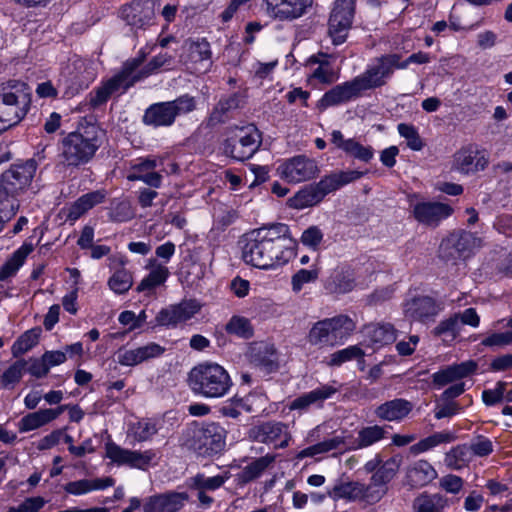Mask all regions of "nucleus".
Returning <instances> with one entry per match:
<instances>
[{
    "label": "nucleus",
    "mask_w": 512,
    "mask_h": 512,
    "mask_svg": "<svg viewBox=\"0 0 512 512\" xmlns=\"http://www.w3.org/2000/svg\"><path fill=\"white\" fill-rule=\"evenodd\" d=\"M107 192L103 189L88 192L80 196L67 209L66 219L74 222L87 213L90 209L105 201Z\"/></svg>",
    "instance_id": "nucleus-35"
},
{
    "label": "nucleus",
    "mask_w": 512,
    "mask_h": 512,
    "mask_svg": "<svg viewBox=\"0 0 512 512\" xmlns=\"http://www.w3.org/2000/svg\"><path fill=\"white\" fill-rule=\"evenodd\" d=\"M398 132L401 137L407 141V146L414 150L420 151L424 147L423 140L421 139L417 128L412 124L400 123L397 126Z\"/></svg>",
    "instance_id": "nucleus-61"
},
{
    "label": "nucleus",
    "mask_w": 512,
    "mask_h": 512,
    "mask_svg": "<svg viewBox=\"0 0 512 512\" xmlns=\"http://www.w3.org/2000/svg\"><path fill=\"white\" fill-rule=\"evenodd\" d=\"M31 243H24L12 256L0 267V280L4 281L13 277L24 264L27 256L33 251Z\"/></svg>",
    "instance_id": "nucleus-44"
},
{
    "label": "nucleus",
    "mask_w": 512,
    "mask_h": 512,
    "mask_svg": "<svg viewBox=\"0 0 512 512\" xmlns=\"http://www.w3.org/2000/svg\"><path fill=\"white\" fill-rule=\"evenodd\" d=\"M188 61L194 64L209 62L212 56L210 44L206 39L189 41L186 43Z\"/></svg>",
    "instance_id": "nucleus-49"
},
{
    "label": "nucleus",
    "mask_w": 512,
    "mask_h": 512,
    "mask_svg": "<svg viewBox=\"0 0 512 512\" xmlns=\"http://www.w3.org/2000/svg\"><path fill=\"white\" fill-rule=\"evenodd\" d=\"M196 100L193 96L184 94L172 101L151 104L142 116V122L153 128L170 127L178 116L195 110Z\"/></svg>",
    "instance_id": "nucleus-8"
},
{
    "label": "nucleus",
    "mask_w": 512,
    "mask_h": 512,
    "mask_svg": "<svg viewBox=\"0 0 512 512\" xmlns=\"http://www.w3.org/2000/svg\"><path fill=\"white\" fill-rule=\"evenodd\" d=\"M160 426L159 420L142 419L132 426L133 437L138 442L148 441L158 433Z\"/></svg>",
    "instance_id": "nucleus-51"
},
{
    "label": "nucleus",
    "mask_w": 512,
    "mask_h": 512,
    "mask_svg": "<svg viewBox=\"0 0 512 512\" xmlns=\"http://www.w3.org/2000/svg\"><path fill=\"white\" fill-rule=\"evenodd\" d=\"M105 456L118 466H128L143 471L150 466L158 465L160 460L159 452L155 449L129 450L113 441L105 444Z\"/></svg>",
    "instance_id": "nucleus-12"
},
{
    "label": "nucleus",
    "mask_w": 512,
    "mask_h": 512,
    "mask_svg": "<svg viewBox=\"0 0 512 512\" xmlns=\"http://www.w3.org/2000/svg\"><path fill=\"white\" fill-rule=\"evenodd\" d=\"M270 16L280 21H293L305 15L313 0H264Z\"/></svg>",
    "instance_id": "nucleus-22"
},
{
    "label": "nucleus",
    "mask_w": 512,
    "mask_h": 512,
    "mask_svg": "<svg viewBox=\"0 0 512 512\" xmlns=\"http://www.w3.org/2000/svg\"><path fill=\"white\" fill-rule=\"evenodd\" d=\"M115 484V480L112 477H103L95 479H80L76 481L68 482L64 485V491L74 496H80L87 494L95 490H104L108 487H112Z\"/></svg>",
    "instance_id": "nucleus-38"
},
{
    "label": "nucleus",
    "mask_w": 512,
    "mask_h": 512,
    "mask_svg": "<svg viewBox=\"0 0 512 512\" xmlns=\"http://www.w3.org/2000/svg\"><path fill=\"white\" fill-rule=\"evenodd\" d=\"M200 310L195 300H184L159 311L156 322L160 326L175 327L177 324L191 319Z\"/></svg>",
    "instance_id": "nucleus-24"
},
{
    "label": "nucleus",
    "mask_w": 512,
    "mask_h": 512,
    "mask_svg": "<svg viewBox=\"0 0 512 512\" xmlns=\"http://www.w3.org/2000/svg\"><path fill=\"white\" fill-rule=\"evenodd\" d=\"M368 487L357 481H350L335 485L328 495L334 499H346L348 501L368 499Z\"/></svg>",
    "instance_id": "nucleus-40"
},
{
    "label": "nucleus",
    "mask_w": 512,
    "mask_h": 512,
    "mask_svg": "<svg viewBox=\"0 0 512 512\" xmlns=\"http://www.w3.org/2000/svg\"><path fill=\"white\" fill-rule=\"evenodd\" d=\"M412 506L415 512H444L449 499L440 493L423 492L414 499Z\"/></svg>",
    "instance_id": "nucleus-41"
},
{
    "label": "nucleus",
    "mask_w": 512,
    "mask_h": 512,
    "mask_svg": "<svg viewBox=\"0 0 512 512\" xmlns=\"http://www.w3.org/2000/svg\"><path fill=\"white\" fill-rule=\"evenodd\" d=\"M26 365L27 363L24 359L17 360L12 365H10L9 368L6 369L1 375L2 388H9L18 383L25 373Z\"/></svg>",
    "instance_id": "nucleus-60"
},
{
    "label": "nucleus",
    "mask_w": 512,
    "mask_h": 512,
    "mask_svg": "<svg viewBox=\"0 0 512 512\" xmlns=\"http://www.w3.org/2000/svg\"><path fill=\"white\" fill-rule=\"evenodd\" d=\"M481 246V239L466 230H454L442 239L438 256L446 262L456 263L469 256L474 249Z\"/></svg>",
    "instance_id": "nucleus-11"
},
{
    "label": "nucleus",
    "mask_w": 512,
    "mask_h": 512,
    "mask_svg": "<svg viewBox=\"0 0 512 512\" xmlns=\"http://www.w3.org/2000/svg\"><path fill=\"white\" fill-rule=\"evenodd\" d=\"M273 462L274 456L265 455L257 458L243 468L240 474L241 480L247 483L258 478Z\"/></svg>",
    "instance_id": "nucleus-52"
},
{
    "label": "nucleus",
    "mask_w": 512,
    "mask_h": 512,
    "mask_svg": "<svg viewBox=\"0 0 512 512\" xmlns=\"http://www.w3.org/2000/svg\"><path fill=\"white\" fill-rule=\"evenodd\" d=\"M399 469V460L392 457L386 460L372 475V482L375 485H384L391 481Z\"/></svg>",
    "instance_id": "nucleus-54"
},
{
    "label": "nucleus",
    "mask_w": 512,
    "mask_h": 512,
    "mask_svg": "<svg viewBox=\"0 0 512 512\" xmlns=\"http://www.w3.org/2000/svg\"><path fill=\"white\" fill-rule=\"evenodd\" d=\"M249 359L251 364L267 374L279 368L276 349L270 344L263 342L253 344L249 351Z\"/></svg>",
    "instance_id": "nucleus-31"
},
{
    "label": "nucleus",
    "mask_w": 512,
    "mask_h": 512,
    "mask_svg": "<svg viewBox=\"0 0 512 512\" xmlns=\"http://www.w3.org/2000/svg\"><path fill=\"white\" fill-rule=\"evenodd\" d=\"M169 271L167 267L163 265H155L151 269L150 273L142 279L137 286L138 292H151L156 287L162 285L168 278Z\"/></svg>",
    "instance_id": "nucleus-48"
},
{
    "label": "nucleus",
    "mask_w": 512,
    "mask_h": 512,
    "mask_svg": "<svg viewBox=\"0 0 512 512\" xmlns=\"http://www.w3.org/2000/svg\"><path fill=\"white\" fill-rule=\"evenodd\" d=\"M461 331L459 317L455 314L447 319L440 321V323L434 328L433 334L439 337H449L450 340H454L459 336Z\"/></svg>",
    "instance_id": "nucleus-57"
},
{
    "label": "nucleus",
    "mask_w": 512,
    "mask_h": 512,
    "mask_svg": "<svg viewBox=\"0 0 512 512\" xmlns=\"http://www.w3.org/2000/svg\"><path fill=\"white\" fill-rule=\"evenodd\" d=\"M454 209L447 203L437 201H421L412 206L414 219L426 227L436 228L440 223L449 218Z\"/></svg>",
    "instance_id": "nucleus-17"
},
{
    "label": "nucleus",
    "mask_w": 512,
    "mask_h": 512,
    "mask_svg": "<svg viewBox=\"0 0 512 512\" xmlns=\"http://www.w3.org/2000/svg\"><path fill=\"white\" fill-rule=\"evenodd\" d=\"M440 310L441 306L429 296L414 297L404 305L406 317L421 322L433 319Z\"/></svg>",
    "instance_id": "nucleus-28"
},
{
    "label": "nucleus",
    "mask_w": 512,
    "mask_h": 512,
    "mask_svg": "<svg viewBox=\"0 0 512 512\" xmlns=\"http://www.w3.org/2000/svg\"><path fill=\"white\" fill-rule=\"evenodd\" d=\"M226 434V430L215 422L189 427L184 432V445L199 456L211 457L224 451Z\"/></svg>",
    "instance_id": "nucleus-7"
},
{
    "label": "nucleus",
    "mask_w": 512,
    "mask_h": 512,
    "mask_svg": "<svg viewBox=\"0 0 512 512\" xmlns=\"http://www.w3.org/2000/svg\"><path fill=\"white\" fill-rule=\"evenodd\" d=\"M363 88L357 77L350 81L343 82L326 91L317 102V108L321 111L329 107L339 106L359 98Z\"/></svg>",
    "instance_id": "nucleus-19"
},
{
    "label": "nucleus",
    "mask_w": 512,
    "mask_h": 512,
    "mask_svg": "<svg viewBox=\"0 0 512 512\" xmlns=\"http://www.w3.org/2000/svg\"><path fill=\"white\" fill-rule=\"evenodd\" d=\"M397 53L384 54L376 57L366 70L356 76L364 91L380 88L388 83L394 72L400 69Z\"/></svg>",
    "instance_id": "nucleus-10"
},
{
    "label": "nucleus",
    "mask_w": 512,
    "mask_h": 512,
    "mask_svg": "<svg viewBox=\"0 0 512 512\" xmlns=\"http://www.w3.org/2000/svg\"><path fill=\"white\" fill-rule=\"evenodd\" d=\"M339 79V72L334 67H316L308 76L311 85H331Z\"/></svg>",
    "instance_id": "nucleus-59"
},
{
    "label": "nucleus",
    "mask_w": 512,
    "mask_h": 512,
    "mask_svg": "<svg viewBox=\"0 0 512 512\" xmlns=\"http://www.w3.org/2000/svg\"><path fill=\"white\" fill-rule=\"evenodd\" d=\"M47 423H49L48 417L45 410L42 409L24 416L19 422V430L21 432H28Z\"/></svg>",
    "instance_id": "nucleus-63"
},
{
    "label": "nucleus",
    "mask_w": 512,
    "mask_h": 512,
    "mask_svg": "<svg viewBox=\"0 0 512 512\" xmlns=\"http://www.w3.org/2000/svg\"><path fill=\"white\" fill-rule=\"evenodd\" d=\"M364 332L370 345L383 346L396 339V330L391 324H370L365 327Z\"/></svg>",
    "instance_id": "nucleus-43"
},
{
    "label": "nucleus",
    "mask_w": 512,
    "mask_h": 512,
    "mask_svg": "<svg viewBox=\"0 0 512 512\" xmlns=\"http://www.w3.org/2000/svg\"><path fill=\"white\" fill-rule=\"evenodd\" d=\"M456 439V435L451 431H440L420 440L411 446V452L414 454L423 453L433 449L441 444H448Z\"/></svg>",
    "instance_id": "nucleus-46"
},
{
    "label": "nucleus",
    "mask_w": 512,
    "mask_h": 512,
    "mask_svg": "<svg viewBox=\"0 0 512 512\" xmlns=\"http://www.w3.org/2000/svg\"><path fill=\"white\" fill-rule=\"evenodd\" d=\"M356 330V322L348 315L339 314L312 325L307 342L312 346L334 347L342 345Z\"/></svg>",
    "instance_id": "nucleus-6"
},
{
    "label": "nucleus",
    "mask_w": 512,
    "mask_h": 512,
    "mask_svg": "<svg viewBox=\"0 0 512 512\" xmlns=\"http://www.w3.org/2000/svg\"><path fill=\"white\" fill-rule=\"evenodd\" d=\"M40 333V328H34L24 332L12 345V355L17 358L31 350L38 344Z\"/></svg>",
    "instance_id": "nucleus-50"
},
{
    "label": "nucleus",
    "mask_w": 512,
    "mask_h": 512,
    "mask_svg": "<svg viewBox=\"0 0 512 512\" xmlns=\"http://www.w3.org/2000/svg\"><path fill=\"white\" fill-rule=\"evenodd\" d=\"M240 107L241 96L238 93L223 96L220 98L210 113L209 121L212 125L225 123Z\"/></svg>",
    "instance_id": "nucleus-36"
},
{
    "label": "nucleus",
    "mask_w": 512,
    "mask_h": 512,
    "mask_svg": "<svg viewBox=\"0 0 512 512\" xmlns=\"http://www.w3.org/2000/svg\"><path fill=\"white\" fill-rule=\"evenodd\" d=\"M295 246L289 226L275 223L247 234L242 257L245 263L256 268L274 269L285 265L295 256Z\"/></svg>",
    "instance_id": "nucleus-1"
},
{
    "label": "nucleus",
    "mask_w": 512,
    "mask_h": 512,
    "mask_svg": "<svg viewBox=\"0 0 512 512\" xmlns=\"http://www.w3.org/2000/svg\"><path fill=\"white\" fill-rule=\"evenodd\" d=\"M331 142L346 154L363 162H369L374 156V149L371 146H363L354 138L344 139L339 130L331 133Z\"/></svg>",
    "instance_id": "nucleus-32"
},
{
    "label": "nucleus",
    "mask_w": 512,
    "mask_h": 512,
    "mask_svg": "<svg viewBox=\"0 0 512 512\" xmlns=\"http://www.w3.org/2000/svg\"><path fill=\"white\" fill-rule=\"evenodd\" d=\"M37 166V161L34 159L17 162L12 164L1 176L4 183L9 185L10 191H14L17 195L31 184Z\"/></svg>",
    "instance_id": "nucleus-21"
},
{
    "label": "nucleus",
    "mask_w": 512,
    "mask_h": 512,
    "mask_svg": "<svg viewBox=\"0 0 512 512\" xmlns=\"http://www.w3.org/2000/svg\"><path fill=\"white\" fill-rule=\"evenodd\" d=\"M108 216L113 222H127L134 217V210L128 201H120L111 207Z\"/></svg>",
    "instance_id": "nucleus-64"
},
{
    "label": "nucleus",
    "mask_w": 512,
    "mask_h": 512,
    "mask_svg": "<svg viewBox=\"0 0 512 512\" xmlns=\"http://www.w3.org/2000/svg\"><path fill=\"white\" fill-rule=\"evenodd\" d=\"M262 143V134L253 125L236 128L234 135L223 143L224 153L235 160L245 161L250 159L259 149Z\"/></svg>",
    "instance_id": "nucleus-9"
},
{
    "label": "nucleus",
    "mask_w": 512,
    "mask_h": 512,
    "mask_svg": "<svg viewBox=\"0 0 512 512\" xmlns=\"http://www.w3.org/2000/svg\"><path fill=\"white\" fill-rule=\"evenodd\" d=\"M331 184V180L325 176L318 183L306 185L289 199L290 207L303 209L320 203L327 194L334 191Z\"/></svg>",
    "instance_id": "nucleus-23"
},
{
    "label": "nucleus",
    "mask_w": 512,
    "mask_h": 512,
    "mask_svg": "<svg viewBox=\"0 0 512 512\" xmlns=\"http://www.w3.org/2000/svg\"><path fill=\"white\" fill-rule=\"evenodd\" d=\"M345 444L346 437L344 435H336L299 451L296 455V459L302 460L306 457H314L334 450L342 451V447H344Z\"/></svg>",
    "instance_id": "nucleus-42"
},
{
    "label": "nucleus",
    "mask_w": 512,
    "mask_h": 512,
    "mask_svg": "<svg viewBox=\"0 0 512 512\" xmlns=\"http://www.w3.org/2000/svg\"><path fill=\"white\" fill-rule=\"evenodd\" d=\"M107 192L103 189L88 192L80 196L67 209L66 219L74 222L87 213L90 209L105 201Z\"/></svg>",
    "instance_id": "nucleus-33"
},
{
    "label": "nucleus",
    "mask_w": 512,
    "mask_h": 512,
    "mask_svg": "<svg viewBox=\"0 0 512 512\" xmlns=\"http://www.w3.org/2000/svg\"><path fill=\"white\" fill-rule=\"evenodd\" d=\"M218 411L223 417L237 419L243 411L250 412L251 408L242 398L234 396L224 402Z\"/></svg>",
    "instance_id": "nucleus-58"
},
{
    "label": "nucleus",
    "mask_w": 512,
    "mask_h": 512,
    "mask_svg": "<svg viewBox=\"0 0 512 512\" xmlns=\"http://www.w3.org/2000/svg\"><path fill=\"white\" fill-rule=\"evenodd\" d=\"M340 388L341 385H338L336 381L320 385L319 387L295 398L289 403L288 408L292 411L297 410L300 412H306L311 407L322 408L324 402L331 399L336 393H338Z\"/></svg>",
    "instance_id": "nucleus-20"
},
{
    "label": "nucleus",
    "mask_w": 512,
    "mask_h": 512,
    "mask_svg": "<svg viewBox=\"0 0 512 512\" xmlns=\"http://www.w3.org/2000/svg\"><path fill=\"white\" fill-rule=\"evenodd\" d=\"M173 57L168 53H160L153 57L146 65H144L134 77L136 80H144L155 74L160 68L171 65Z\"/></svg>",
    "instance_id": "nucleus-55"
},
{
    "label": "nucleus",
    "mask_w": 512,
    "mask_h": 512,
    "mask_svg": "<svg viewBox=\"0 0 512 512\" xmlns=\"http://www.w3.org/2000/svg\"><path fill=\"white\" fill-rule=\"evenodd\" d=\"M356 0H335L328 21V34L334 45L343 44L352 27Z\"/></svg>",
    "instance_id": "nucleus-13"
},
{
    "label": "nucleus",
    "mask_w": 512,
    "mask_h": 512,
    "mask_svg": "<svg viewBox=\"0 0 512 512\" xmlns=\"http://www.w3.org/2000/svg\"><path fill=\"white\" fill-rule=\"evenodd\" d=\"M186 492H166L150 496L143 504L144 512H178L188 501Z\"/></svg>",
    "instance_id": "nucleus-26"
},
{
    "label": "nucleus",
    "mask_w": 512,
    "mask_h": 512,
    "mask_svg": "<svg viewBox=\"0 0 512 512\" xmlns=\"http://www.w3.org/2000/svg\"><path fill=\"white\" fill-rule=\"evenodd\" d=\"M164 352V347L157 343L150 342L135 349H119L117 352V361L122 366H136L142 362L160 357Z\"/></svg>",
    "instance_id": "nucleus-29"
},
{
    "label": "nucleus",
    "mask_w": 512,
    "mask_h": 512,
    "mask_svg": "<svg viewBox=\"0 0 512 512\" xmlns=\"http://www.w3.org/2000/svg\"><path fill=\"white\" fill-rule=\"evenodd\" d=\"M229 479V473L216 476H206L203 473H198L187 480V487L190 490H201L204 492H212L222 487Z\"/></svg>",
    "instance_id": "nucleus-45"
},
{
    "label": "nucleus",
    "mask_w": 512,
    "mask_h": 512,
    "mask_svg": "<svg viewBox=\"0 0 512 512\" xmlns=\"http://www.w3.org/2000/svg\"><path fill=\"white\" fill-rule=\"evenodd\" d=\"M108 285L115 293L123 294L132 286V275L125 269L117 270L110 277Z\"/></svg>",
    "instance_id": "nucleus-62"
},
{
    "label": "nucleus",
    "mask_w": 512,
    "mask_h": 512,
    "mask_svg": "<svg viewBox=\"0 0 512 512\" xmlns=\"http://www.w3.org/2000/svg\"><path fill=\"white\" fill-rule=\"evenodd\" d=\"M488 163L489 159L483 151L467 147L455 153L452 168L468 175L483 171Z\"/></svg>",
    "instance_id": "nucleus-25"
},
{
    "label": "nucleus",
    "mask_w": 512,
    "mask_h": 512,
    "mask_svg": "<svg viewBox=\"0 0 512 512\" xmlns=\"http://www.w3.org/2000/svg\"><path fill=\"white\" fill-rule=\"evenodd\" d=\"M472 460L471 449L468 445L461 444L451 448L444 458L445 465L452 470H461L468 466Z\"/></svg>",
    "instance_id": "nucleus-47"
},
{
    "label": "nucleus",
    "mask_w": 512,
    "mask_h": 512,
    "mask_svg": "<svg viewBox=\"0 0 512 512\" xmlns=\"http://www.w3.org/2000/svg\"><path fill=\"white\" fill-rule=\"evenodd\" d=\"M156 0H134L122 7L121 18L132 29H147L154 24Z\"/></svg>",
    "instance_id": "nucleus-14"
},
{
    "label": "nucleus",
    "mask_w": 512,
    "mask_h": 512,
    "mask_svg": "<svg viewBox=\"0 0 512 512\" xmlns=\"http://www.w3.org/2000/svg\"><path fill=\"white\" fill-rule=\"evenodd\" d=\"M355 286L354 272L346 266L337 268L325 283L326 290L334 294L351 292Z\"/></svg>",
    "instance_id": "nucleus-37"
},
{
    "label": "nucleus",
    "mask_w": 512,
    "mask_h": 512,
    "mask_svg": "<svg viewBox=\"0 0 512 512\" xmlns=\"http://www.w3.org/2000/svg\"><path fill=\"white\" fill-rule=\"evenodd\" d=\"M406 477L412 487H423L436 479L437 472L428 461L418 460L408 468Z\"/></svg>",
    "instance_id": "nucleus-39"
},
{
    "label": "nucleus",
    "mask_w": 512,
    "mask_h": 512,
    "mask_svg": "<svg viewBox=\"0 0 512 512\" xmlns=\"http://www.w3.org/2000/svg\"><path fill=\"white\" fill-rule=\"evenodd\" d=\"M253 441L273 444L275 448H285L289 445L291 435L288 426L278 421H266L253 426L249 432Z\"/></svg>",
    "instance_id": "nucleus-15"
},
{
    "label": "nucleus",
    "mask_w": 512,
    "mask_h": 512,
    "mask_svg": "<svg viewBox=\"0 0 512 512\" xmlns=\"http://www.w3.org/2000/svg\"><path fill=\"white\" fill-rule=\"evenodd\" d=\"M31 93L24 82L10 80L0 85V133L18 124L28 113Z\"/></svg>",
    "instance_id": "nucleus-4"
},
{
    "label": "nucleus",
    "mask_w": 512,
    "mask_h": 512,
    "mask_svg": "<svg viewBox=\"0 0 512 512\" xmlns=\"http://www.w3.org/2000/svg\"><path fill=\"white\" fill-rule=\"evenodd\" d=\"M164 158L161 156L149 155L139 157L131 162L130 173L127 175L129 181H142L146 185L159 188L162 184V175L154 171L162 165Z\"/></svg>",
    "instance_id": "nucleus-16"
},
{
    "label": "nucleus",
    "mask_w": 512,
    "mask_h": 512,
    "mask_svg": "<svg viewBox=\"0 0 512 512\" xmlns=\"http://www.w3.org/2000/svg\"><path fill=\"white\" fill-rule=\"evenodd\" d=\"M387 434L388 431L386 427L380 425L365 426L361 428L358 431L356 438H353L350 434H343L346 437V444L342 447V451H353L367 448L385 439Z\"/></svg>",
    "instance_id": "nucleus-27"
},
{
    "label": "nucleus",
    "mask_w": 512,
    "mask_h": 512,
    "mask_svg": "<svg viewBox=\"0 0 512 512\" xmlns=\"http://www.w3.org/2000/svg\"><path fill=\"white\" fill-rule=\"evenodd\" d=\"M187 384L196 396L219 399L230 392L233 381L223 366L207 361L197 364L189 371Z\"/></svg>",
    "instance_id": "nucleus-3"
},
{
    "label": "nucleus",
    "mask_w": 512,
    "mask_h": 512,
    "mask_svg": "<svg viewBox=\"0 0 512 512\" xmlns=\"http://www.w3.org/2000/svg\"><path fill=\"white\" fill-rule=\"evenodd\" d=\"M146 53L141 50L136 57L128 59L124 62L119 73L104 81L101 86L89 93V104L93 108H97L105 104L112 95L116 93H124L136 82L140 80L134 79L139 70L144 66Z\"/></svg>",
    "instance_id": "nucleus-5"
},
{
    "label": "nucleus",
    "mask_w": 512,
    "mask_h": 512,
    "mask_svg": "<svg viewBox=\"0 0 512 512\" xmlns=\"http://www.w3.org/2000/svg\"><path fill=\"white\" fill-rule=\"evenodd\" d=\"M107 192L103 189L88 192L80 196L67 209L66 219L74 222L87 213L90 209L105 201Z\"/></svg>",
    "instance_id": "nucleus-34"
},
{
    "label": "nucleus",
    "mask_w": 512,
    "mask_h": 512,
    "mask_svg": "<svg viewBox=\"0 0 512 512\" xmlns=\"http://www.w3.org/2000/svg\"><path fill=\"white\" fill-rule=\"evenodd\" d=\"M105 133L96 124L81 125L61 140V158L67 167L89 163L104 141Z\"/></svg>",
    "instance_id": "nucleus-2"
},
{
    "label": "nucleus",
    "mask_w": 512,
    "mask_h": 512,
    "mask_svg": "<svg viewBox=\"0 0 512 512\" xmlns=\"http://www.w3.org/2000/svg\"><path fill=\"white\" fill-rule=\"evenodd\" d=\"M277 171L281 178L288 182L299 183L315 177L318 167L314 160L304 155H298L279 165Z\"/></svg>",
    "instance_id": "nucleus-18"
},
{
    "label": "nucleus",
    "mask_w": 512,
    "mask_h": 512,
    "mask_svg": "<svg viewBox=\"0 0 512 512\" xmlns=\"http://www.w3.org/2000/svg\"><path fill=\"white\" fill-rule=\"evenodd\" d=\"M414 405L407 399L395 398L385 401L374 409L378 419L387 422L400 423L412 412Z\"/></svg>",
    "instance_id": "nucleus-30"
},
{
    "label": "nucleus",
    "mask_w": 512,
    "mask_h": 512,
    "mask_svg": "<svg viewBox=\"0 0 512 512\" xmlns=\"http://www.w3.org/2000/svg\"><path fill=\"white\" fill-rule=\"evenodd\" d=\"M363 356V350L357 345H352L332 353L327 363L329 366H341L345 362L359 359Z\"/></svg>",
    "instance_id": "nucleus-56"
},
{
    "label": "nucleus",
    "mask_w": 512,
    "mask_h": 512,
    "mask_svg": "<svg viewBox=\"0 0 512 512\" xmlns=\"http://www.w3.org/2000/svg\"><path fill=\"white\" fill-rule=\"evenodd\" d=\"M225 330L228 334L235 335L243 339H249L254 334L250 320L242 316H232L227 322Z\"/></svg>",
    "instance_id": "nucleus-53"
}]
</instances>
